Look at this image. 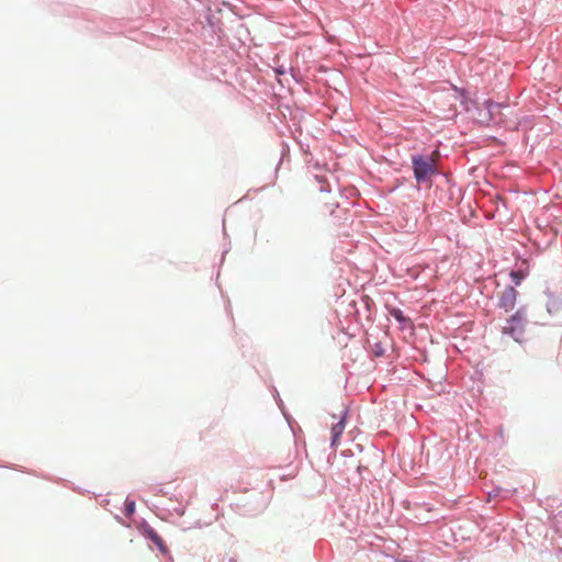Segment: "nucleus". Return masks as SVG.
I'll list each match as a JSON object with an SVG mask.
<instances>
[{"label": "nucleus", "mask_w": 562, "mask_h": 562, "mask_svg": "<svg viewBox=\"0 0 562 562\" xmlns=\"http://www.w3.org/2000/svg\"><path fill=\"white\" fill-rule=\"evenodd\" d=\"M137 529L144 538L153 541L158 551L167 558V562H173V558L167 544L165 543L162 538L157 533V531L145 519H142V521L137 526Z\"/></svg>", "instance_id": "nucleus-1"}, {"label": "nucleus", "mask_w": 562, "mask_h": 562, "mask_svg": "<svg viewBox=\"0 0 562 562\" xmlns=\"http://www.w3.org/2000/svg\"><path fill=\"white\" fill-rule=\"evenodd\" d=\"M414 176L417 182H425L436 172L435 160L431 157H413Z\"/></svg>", "instance_id": "nucleus-2"}, {"label": "nucleus", "mask_w": 562, "mask_h": 562, "mask_svg": "<svg viewBox=\"0 0 562 562\" xmlns=\"http://www.w3.org/2000/svg\"><path fill=\"white\" fill-rule=\"evenodd\" d=\"M526 321V314L524 311H517L503 327V333L510 335L518 340L517 335H520L524 329V323Z\"/></svg>", "instance_id": "nucleus-3"}, {"label": "nucleus", "mask_w": 562, "mask_h": 562, "mask_svg": "<svg viewBox=\"0 0 562 562\" xmlns=\"http://www.w3.org/2000/svg\"><path fill=\"white\" fill-rule=\"evenodd\" d=\"M486 114H480V122L484 124H490L491 122L498 124L501 123V119L496 117V114L501 113L502 105L494 102H485Z\"/></svg>", "instance_id": "nucleus-4"}, {"label": "nucleus", "mask_w": 562, "mask_h": 562, "mask_svg": "<svg viewBox=\"0 0 562 562\" xmlns=\"http://www.w3.org/2000/svg\"><path fill=\"white\" fill-rule=\"evenodd\" d=\"M517 292L513 286L506 288L501 297H499V307L504 308L506 312L514 308L516 303Z\"/></svg>", "instance_id": "nucleus-5"}, {"label": "nucleus", "mask_w": 562, "mask_h": 562, "mask_svg": "<svg viewBox=\"0 0 562 562\" xmlns=\"http://www.w3.org/2000/svg\"><path fill=\"white\" fill-rule=\"evenodd\" d=\"M345 430V422L340 419L338 423L333 425L331 427V445H337L338 438Z\"/></svg>", "instance_id": "nucleus-6"}, {"label": "nucleus", "mask_w": 562, "mask_h": 562, "mask_svg": "<svg viewBox=\"0 0 562 562\" xmlns=\"http://www.w3.org/2000/svg\"><path fill=\"white\" fill-rule=\"evenodd\" d=\"M414 464H415V459L413 458H409V459H400V467L401 468H406L407 465L411 467V470L413 471L414 474H420L423 475L424 472L422 470V465L418 467L417 470H415L414 468Z\"/></svg>", "instance_id": "nucleus-7"}, {"label": "nucleus", "mask_w": 562, "mask_h": 562, "mask_svg": "<svg viewBox=\"0 0 562 562\" xmlns=\"http://www.w3.org/2000/svg\"><path fill=\"white\" fill-rule=\"evenodd\" d=\"M484 460L492 461V462H488L487 465H491L495 473H502L503 469H507L506 464L504 463V459H484Z\"/></svg>", "instance_id": "nucleus-8"}, {"label": "nucleus", "mask_w": 562, "mask_h": 562, "mask_svg": "<svg viewBox=\"0 0 562 562\" xmlns=\"http://www.w3.org/2000/svg\"><path fill=\"white\" fill-rule=\"evenodd\" d=\"M135 509H136L135 501L131 499L130 497H126V499L124 502V509H123L124 515L126 517H131L132 515H134Z\"/></svg>", "instance_id": "nucleus-9"}, {"label": "nucleus", "mask_w": 562, "mask_h": 562, "mask_svg": "<svg viewBox=\"0 0 562 562\" xmlns=\"http://www.w3.org/2000/svg\"><path fill=\"white\" fill-rule=\"evenodd\" d=\"M508 491L504 490L501 486H494L491 491L487 492V501L491 502L493 498L503 496V494H507Z\"/></svg>", "instance_id": "nucleus-10"}, {"label": "nucleus", "mask_w": 562, "mask_h": 562, "mask_svg": "<svg viewBox=\"0 0 562 562\" xmlns=\"http://www.w3.org/2000/svg\"><path fill=\"white\" fill-rule=\"evenodd\" d=\"M390 315L393 316L400 323L407 322V318L404 316L403 312L401 310H398V308L390 310Z\"/></svg>", "instance_id": "nucleus-11"}, {"label": "nucleus", "mask_w": 562, "mask_h": 562, "mask_svg": "<svg viewBox=\"0 0 562 562\" xmlns=\"http://www.w3.org/2000/svg\"><path fill=\"white\" fill-rule=\"evenodd\" d=\"M356 469H357V472L359 473L360 477H361L362 480H366V477L362 475V470H363V468H362L360 464H358V465L356 467Z\"/></svg>", "instance_id": "nucleus-12"}, {"label": "nucleus", "mask_w": 562, "mask_h": 562, "mask_svg": "<svg viewBox=\"0 0 562 562\" xmlns=\"http://www.w3.org/2000/svg\"><path fill=\"white\" fill-rule=\"evenodd\" d=\"M211 522H204L202 524L200 520H198L195 524H194V527L196 528H202L204 526H209Z\"/></svg>", "instance_id": "nucleus-13"}, {"label": "nucleus", "mask_w": 562, "mask_h": 562, "mask_svg": "<svg viewBox=\"0 0 562 562\" xmlns=\"http://www.w3.org/2000/svg\"><path fill=\"white\" fill-rule=\"evenodd\" d=\"M481 461H482V459H475L474 467H475L476 469H479V468L482 465Z\"/></svg>", "instance_id": "nucleus-14"}, {"label": "nucleus", "mask_w": 562, "mask_h": 562, "mask_svg": "<svg viewBox=\"0 0 562 562\" xmlns=\"http://www.w3.org/2000/svg\"><path fill=\"white\" fill-rule=\"evenodd\" d=\"M293 474L292 473H289V474H280V479L281 480H284L286 476H292Z\"/></svg>", "instance_id": "nucleus-15"}, {"label": "nucleus", "mask_w": 562, "mask_h": 562, "mask_svg": "<svg viewBox=\"0 0 562 562\" xmlns=\"http://www.w3.org/2000/svg\"><path fill=\"white\" fill-rule=\"evenodd\" d=\"M109 503H110L109 499L104 498V499H102L101 505L105 506V505H109Z\"/></svg>", "instance_id": "nucleus-16"}, {"label": "nucleus", "mask_w": 562, "mask_h": 562, "mask_svg": "<svg viewBox=\"0 0 562 562\" xmlns=\"http://www.w3.org/2000/svg\"><path fill=\"white\" fill-rule=\"evenodd\" d=\"M175 510H176L179 515H183V513H184V509H183V508H180V509L176 508Z\"/></svg>", "instance_id": "nucleus-17"}, {"label": "nucleus", "mask_w": 562, "mask_h": 562, "mask_svg": "<svg viewBox=\"0 0 562 562\" xmlns=\"http://www.w3.org/2000/svg\"><path fill=\"white\" fill-rule=\"evenodd\" d=\"M349 457H352L356 452L351 449L348 450Z\"/></svg>", "instance_id": "nucleus-18"}, {"label": "nucleus", "mask_w": 562, "mask_h": 562, "mask_svg": "<svg viewBox=\"0 0 562 562\" xmlns=\"http://www.w3.org/2000/svg\"><path fill=\"white\" fill-rule=\"evenodd\" d=\"M159 493L167 495V492H165L164 488H159Z\"/></svg>", "instance_id": "nucleus-19"}]
</instances>
